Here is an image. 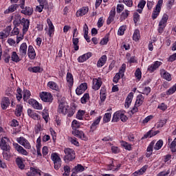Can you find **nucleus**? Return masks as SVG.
I'll use <instances>...</instances> for the list:
<instances>
[{
	"label": "nucleus",
	"mask_w": 176,
	"mask_h": 176,
	"mask_svg": "<svg viewBox=\"0 0 176 176\" xmlns=\"http://www.w3.org/2000/svg\"><path fill=\"white\" fill-rule=\"evenodd\" d=\"M146 170H148V165H145L142 168H140L139 170L135 171L133 173V175L134 176L142 175L144 174V173H145V171H146Z\"/></svg>",
	"instance_id": "obj_41"
},
{
	"label": "nucleus",
	"mask_w": 176,
	"mask_h": 176,
	"mask_svg": "<svg viewBox=\"0 0 176 176\" xmlns=\"http://www.w3.org/2000/svg\"><path fill=\"white\" fill-rule=\"evenodd\" d=\"M28 70L29 72H33V74H37L38 72H42V71H43L39 66L30 67Z\"/></svg>",
	"instance_id": "obj_39"
},
{
	"label": "nucleus",
	"mask_w": 176,
	"mask_h": 176,
	"mask_svg": "<svg viewBox=\"0 0 176 176\" xmlns=\"http://www.w3.org/2000/svg\"><path fill=\"white\" fill-rule=\"evenodd\" d=\"M156 141L153 140L152 141L148 146L146 148V157H151L152 156V153L153 152V149H155V144Z\"/></svg>",
	"instance_id": "obj_18"
},
{
	"label": "nucleus",
	"mask_w": 176,
	"mask_h": 176,
	"mask_svg": "<svg viewBox=\"0 0 176 176\" xmlns=\"http://www.w3.org/2000/svg\"><path fill=\"white\" fill-rule=\"evenodd\" d=\"M82 171H85V167H83V166H82L81 164H78L73 169V173L71 176H74V174H76V173H82Z\"/></svg>",
	"instance_id": "obj_38"
},
{
	"label": "nucleus",
	"mask_w": 176,
	"mask_h": 176,
	"mask_svg": "<svg viewBox=\"0 0 176 176\" xmlns=\"http://www.w3.org/2000/svg\"><path fill=\"white\" fill-rule=\"evenodd\" d=\"M101 119H102V117L101 116L96 118V119L91 124L90 131H95L98 124H100V122H101Z\"/></svg>",
	"instance_id": "obj_24"
},
{
	"label": "nucleus",
	"mask_w": 176,
	"mask_h": 176,
	"mask_svg": "<svg viewBox=\"0 0 176 176\" xmlns=\"http://www.w3.org/2000/svg\"><path fill=\"white\" fill-rule=\"evenodd\" d=\"M129 14H130V11H129V10H124L121 14L120 19L126 20V19L129 17Z\"/></svg>",
	"instance_id": "obj_51"
},
{
	"label": "nucleus",
	"mask_w": 176,
	"mask_h": 176,
	"mask_svg": "<svg viewBox=\"0 0 176 176\" xmlns=\"http://www.w3.org/2000/svg\"><path fill=\"white\" fill-rule=\"evenodd\" d=\"M30 173L32 175H36V176L43 175V173H42V171H41V170L36 169L35 168H31Z\"/></svg>",
	"instance_id": "obj_45"
},
{
	"label": "nucleus",
	"mask_w": 176,
	"mask_h": 176,
	"mask_svg": "<svg viewBox=\"0 0 176 176\" xmlns=\"http://www.w3.org/2000/svg\"><path fill=\"white\" fill-rule=\"evenodd\" d=\"M162 6H163V0H158L155 8H154L152 13L153 20H156L159 15L160 14V11L162 10Z\"/></svg>",
	"instance_id": "obj_5"
},
{
	"label": "nucleus",
	"mask_w": 176,
	"mask_h": 176,
	"mask_svg": "<svg viewBox=\"0 0 176 176\" xmlns=\"http://www.w3.org/2000/svg\"><path fill=\"white\" fill-rule=\"evenodd\" d=\"M133 98H134V93L133 92L129 93L125 100V104H124L125 108H129L130 105H131V102L133 101Z\"/></svg>",
	"instance_id": "obj_26"
},
{
	"label": "nucleus",
	"mask_w": 176,
	"mask_h": 176,
	"mask_svg": "<svg viewBox=\"0 0 176 176\" xmlns=\"http://www.w3.org/2000/svg\"><path fill=\"white\" fill-rule=\"evenodd\" d=\"M85 113H86L85 111L79 110L76 114V119H78V120H83V116Z\"/></svg>",
	"instance_id": "obj_52"
},
{
	"label": "nucleus",
	"mask_w": 176,
	"mask_h": 176,
	"mask_svg": "<svg viewBox=\"0 0 176 176\" xmlns=\"http://www.w3.org/2000/svg\"><path fill=\"white\" fill-rule=\"evenodd\" d=\"M121 146L124 148L126 151H131V144H129L127 142L121 141L120 142Z\"/></svg>",
	"instance_id": "obj_49"
},
{
	"label": "nucleus",
	"mask_w": 176,
	"mask_h": 176,
	"mask_svg": "<svg viewBox=\"0 0 176 176\" xmlns=\"http://www.w3.org/2000/svg\"><path fill=\"white\" fill-rule=\"evenodd\" d=\"M89 13V8L88 7H82L77 10L76 16L77 17H82L85 16V14H87Z\"/></svg>",
	"instance_id": "obj_22"
},
{
	"label": "nucleus",
	"mask_w": 176,
	"mask_h": 176,
	"mask_svg": "<svg viewBox=\"0 0 176 176\" xmlns=\"http://www.w3.org/2000/svg\"><path fill=\"white\" fill-rule=\"evenodd\" d=\"M162 146H163V141L162 140H160L156 143H155L154 150L159 151L160 149H162Z\"/></svg>",
	"instance_id": "obj_50"
},
{
	"label": "nucleus",
	"mask_w": 176,
	"mask_h": 176,
	"mask_svg": "<svg viewBox=\"0 0 176 176\" xmlns=\"http://www.w3.org/2000/svg\"><path fill=\"white\" fill-rule=\"evenodd\" d=\"M167 20H168V15L164 14L159 23L158 32L162 34L164 31V28L167 25Z\"/></svg>",
	"instance_id": "obj_8"
},
{
	"label": "nucleus",
	"mask_w": 176,
	"mask_h": 176,
	"mask_svg": "<svg viewBox=\"0 0 176 176\" xmlns=\"http://www.w3.org/2000/svg\"><path fill=\"white\" fill-rule=\"evenodd\" d=\"M58 112L62 115H67L69 118L74 116L75 113V109L69 107L68 103L65 101V97L60 98L59 100Z\"/></svg>",
	"instance_id": "obj_1"
},
{
	"label": "nucleus",
	"mask_w": 176,
	"mask_h": 176,
	"mask_svg": "<svg viewBox=\"0 0 176 176\" xmlns=\"http://www.w3.org/2000/svg\"><path fill=\"white\" fill-rule=\"evenodd\" d=\"M31 97V91H30L28 89H24L23 91V101H30V98Z\"/></svg>",
	"instance_id": "obj_36"
},
{
	"label": "nucleus",
	"mask_w": 176,
	"mask_h": 176,
	"mask_svg": "<svg viewBox=\"0 0 176 176\" xmlns=\"http://www.w3.org/2000/svg\"><path fill=\"white\" fill-rule=\"evenodd\" d=\"M124 31H126V25L120 26L118 31V35H124Z\"/></svg>",
	"instance_id": "obj_64"
},
{
	"label": "nucleus",
	"mask_w": 176,
	"mask_h": 176,
	"mask_svg": "<svg viewBox=\"0 0 176 176\" xmlns=\"http://www.w3.org/2000/svg\"><path fill=\"white\" fill-rule=\"evenodd\" d=\"M28 52V46L27 45V43H23L19 47V56L21 57H25Z\"/></svg>",
	"instance_id": "obj_14"
},
{
	"label": "nucleus",
	"mask_w": 176,
	"mask_h": 176,
	"mask_svg": "<svg viewBox=\"0 0 176 176\" xmlns=\"http://www.w3.org/2000/svg\"><path fill=\"white\" fill-rule=\"evenodd\" d=\"M47 87L50 89H52V90H56V91H58V90H60V87H58V85H57L56 82H54V81L48 82Z\"/></svg>",
	"instance_id": "obj_35"
},
{
	"label": "nucleus",
	"mask_w": 176,
	"mask_h": 176,
	"mask_svg": "<svg viewBox=\"0 0 176 176\" xmlns=\"http://www.w3.org/2000/svg\"><path fill=\"white\" fill-rule=\"evenodd\" d=\"M145 5H146V1L145 0H141L139 2L138 5V8H139L138 10V13H142V10L145 8Z\"/></svg>",
	"instance_id": "obj_44"
},
{
	"label": "nucleus",
	"mask_w": 176,
	"mask_h": 176,
	"mask_svg": "<svg viewBox=\"0 0 176 176\" xmlns=\"http://www.w3.org/2000/svg\"><path fill=\"white\" fill-rule=\"evenodd\" d=\"M22 93H23V91L21 90V89L17 88L16 97V100L18 101H20L21 100V98H23Z\"/></svg>",
	"instance_id": "obj_56"
},
{
	"label": "nucleus",
	"mask_w": 176,
	"mask_h": 176,
	"mask_svg": "<svg viewBox=\"0 0 176 176\" xmlns=\"http://www.w3.org/2000/svg\"><path fill=\"white\" fill-rule=\"evenodd\" d=\"M111 114L110 113H106L103 117V120L104 123H108V122L111 121Z\"/></svg>",
	"instance_id": "obj_63"
},
{
	"label": "nucleus",
	"mask_w": 176,
	"mask_h": 176,
	"mask_svg": "<svg viewBox=\"0 0 176 176\" xmlns=\"http://www.w3.org/2000/svg\"><path fill=\"white\" fill-rule=\"evenodd\" d=\"M101 85H102V81L101 80V78L93 79L92 89L94 90L95 91L100 90V87H101Z\"/></svg>",
	"instance_id": "obj_16"
},
{
	"label": "nucleus",
	"mask_w": 176,
	"mask_h": 176,
	"mask_svg": "<svg viewBox=\"0 0 176 176\" xmlns=\"http://www.w3.org/2000/svg\"><path fill=\"white\" fill-rule=\"evenodd\" d=\"M21 24L23 25V32H27V31H28V28H30V20L23 18L21 19Z\"/></svg>",
	"instance_id": "obj_27"
},
{
	"label": "nucleus",
	"mask_w": 176,
	"mask_h": 176,
	"mask_svg": "<svg viewBox=\"0 0 176 176\" xmlns=\"http://www.w3.org/2000/svg\"><path fill=\"white\" fill-rule=\"evenodd\" d=\"M47 24H48L49 32L48 35L50 37L53 36V34L54 33V25H53V23L50 20V19H47Z\"/></svg>",
	"instance_id": "obj_30"
},
{
	"label": "nucleus",
	"mask_w": 176,
	"mask_h": 176,
	"mask_svg": "<svg viewBox=\"0 0 176 176\" xmlns=\"http://www.w3.org/2000/svg\"><path fill=\"white\" fill-rule=\"evenodd\" d=\"M39 96L44 102H52L53 101V96L49 92H42Z\"/></svg>",
	"instance_id": "obj_10"
},
{
	"label": "nucleus",
	"mask_w": 176,
	"mask_h": 176,
	"mask_svg": "<svg viewBox=\"0 0 176 176\" xmlns=\"http://www.w3.org/2000/svg\"><path fill=\"white\" fill-rule=\"evenodd\" d=\"M120 168V164L117 165L115 162H112L111 164L107 166V170H112V171H116Z\"/></svg>",
	"instance_id": "obj_40"
},
{
	"label": "nucleus",
	"mask_w": 176,
	"mask_h": 176,
	"mask_svg": "<svg viewBox=\"0 0 176 176\" xmlns=\"http://www.w3.org/2000/svg\"><path fill=\"white\" fill-rule=\"evenodd\" d=\"M169 148L171 152H176V138L173 140V141L170 143Z\"/></svg>",
	"instance_id": "obj_57"
},
{
	"label": "nucleus",
	"mask_w": 176,
	"mask_h": 176,
	"mask_svg": "<svg viewBox=\"0 0 176 176\" xmlns=\"http://www.w3.org/2000/svg\"><path fill=\"white\" fill-rule=\"evenodd\" d=\"M125 71H126V64L124 63L122 65L118 73H117L116 76L113 77V82L114 83H118V82H119V79L124 76Z\"/></svg>",
	"instance_id": "obj_7"
},
{
	"label": "nucleus",
	"mask_w": 176,
	"mask_h": 176,
	"mask_svg": "<svg viewBox=\"0 0 176 176\" xmlns=\"http://www.w3.org/2000/svg\"><path fill=\"white\" fill-rule=\"evenodd\" d=\"M91 56H93L91 52H87L82 56H80L77 60L79 63H85V61H87V60L91 57Z\"/></svg>",
	"instance_id": "obj_23"
},
{
	"label": "nucleus",
	"mask_w": 176,
	"mask_h": 176,
	"mask_svg": "<svg viewBox=\"0 0 176 176\" xmlns=\"http://www.w3.org/2000/svg\"><path fill=\"white\" fill-rule=\"evenodd\" d=\"M27 112L28 116L30 118H32V119H34V120H38V119H41V116H39V114H38V113L35 110L28 109Z\"/></svg>",
	"instance_id": "obj_19"
},
{
	"label": "nucleus",
	"mask_w": 176,
	"mask_h": 176,
	"mask_svg": "<svg viewBox=\"0 0 176 176\" xmlns=\"http://www.w3.org/2000/svg\"><path fill=\"white\" fill-rule=\"evenodd\" d=\"M153 119V116L151 115L147 117H146L142 122V124L143 126H145L150 120H152Z\"/></svg>",
	"instance_id": "obj_60"
},
{
	"label": "nucleus",
	"mask_w": 176,
	"mask_h": 176,
	"mask_svg": "<svg viewBox=\"0 0 176 176\" xmlns=\"http://www.w3.org/2000/svg\"><path fill=\"white\" fill-rule=\"evenodd\" d=\"M51 160L54 163V167L55 170H59V168L61 167V157H60V155L57 153H52L51 154Z\"/></svg>",
	"instance_id": "obj_3"
},
{
	"label": "nucleus",
	"mask_w": 176,
	"mask_h": 176,
	"mask_svg": "<svg viewBox=\"0 0 176 176\" xmlns=\"http://www.w3.org/2000/svg\"><path fill=\"white\" fill-rule=\"evenodd\" d=\"M28 56L30 60H35V57H36V52L32 45H29L28 47Z\"/></svg>",
	"instance_id": "obj_17"
},
{
	"label": "nucleus",
	"mask_w": 176,
	"mask_h": 176,
	"mask_svg": "<svg viewBox=\"0 0 176 176\" xmlns=\"http://www.w3.org/2000/svg\"><path fill=\"white\" fill-rule=\"evenodd\" d=\"M87 90V83L83 82L81 83L76 89V94L77 96H81Z\"/></svg>",
	"instance_id": "obj_13"
},
{
	"label": "nucleus",
	"mask_w": 176,
	"mask_h": 176,
	"mask_svg": "<svg viewBox=\"0 0 176 176\" xmlns=\"http://www.w3.org/2000/svg\"><path fill=\"white\" fill-rule=\"evenodd\" d=\"M0 148L2 151H10V146L8 143H0Z\"/></svg>",
	"instance_id": "obj_58"
},
{
	"label": "nucleus",
	"mask_w": 176,
	"mask_h": 176,
	"mask_svg": "<svg viewBox=\"0 0 176 176\" xmlns=\"http://www.w3.org/2000/svg\"><path fill=\"white\" fill-rule=\"evenodd\" d=\"M72 133L74 137H77L78 138H80V140H82L83 141H87L88 138L87 136L83 133L82 131H79L78 129H74L72 131Z\"/></svg>",
	"instance_id": "obj_12"
},
{
	"label": "nucleus",
	"mask_w": 176,
	"mask_h": 176,
	"mask_svg": "<svg viewBox=\"0 0 176 176\" xmlns=\"http://www.w3.org/2000/svg\"><path fill=\"white\" fill-rule=\"evenodd\" d=\"M144 100H145V98H144V96H142V94H139L136 97V101L135 103L136 107H141L142 104H144Z\"/></svg>",
	"instance_id": "obj_33"
},
{
	"label": "nucleus",
	"mask_w": 176,
	"mask_h": 176,
	"mask_svg": "<svg viewBox=\"0 0 176 176\" xmlns=\"http://www.w3.org/2000/svg\"><path fill=\"white\" fill-rule=\"evenodd\" d=\"M12 145L18 153H20V155H23V156H28V151H27V150H25V148H24L22 146L18 143H13Z\"/></svg>",
	"instance_id": "obj_11"
},
{
	"label": "nucleus",
	"mask_w": 176,
	"mask_h": 176,
	"mask_svg": "<svg viewBox=\"0 0 176 176\" xmlns=\"http://www.w3.org/2000/svg\"><path fill=\"white\" fill-rule=\"evenodd\" d=\"M3 159H5V160H10V157H12L10 150L3 151Z\"/></svg>",
	"instance_id": "obj_48"
},
{
	"label": "nucleus",
	"mask_w": 176,
	"mask_h": 176,
	"mask_svg": "<svg viewBox=\"0 0 176 176\" xmlns=\"http://www.w3.org/2000/svg\"><path fill=\"white\" fill-rule=\"evenodd\" d=\"M28 103L30 104V105H32L34 109H38V111L43 109V107H42V104L39 103L38 101L34 99L29 100Z\"/></svg>",
	"instance_id": "obj_15"
},
{
	"label": "nucleus",
	"mask_w": 176,
	"mask_h": 176,
	"mask_svg": "<svg viewBox=\"0 0 176 176\" xmlns=\"http://www.w3.org/2000/svg\"><path fill=\"white\" fill-rule=\"evenodd\" d=\"M107 100V94H105V89H100V100L104 102Z\"/></svg>",
	"instance_id": "obj_61"
},
{
	"label": "nucleus",
	"mask_w": 176,
	"mask_h": 176,
	"mask_svg": "<svg viewBox=\"0 0 176 176\" xmlns=\"http://www.w3.org/2000/svg\"><path fill=\"white\" fill-rule=\"evenodd\" d=\"M72 127L73 130H76V129H79V127H80V122H79L76 120H73L72 122Z\"/></svg>",
	"instance_id": "obj_54"
},
{
	"label": "nucleus",
	"mask_w": 176,
	"mask_h": 176,
	"mask_svg": "<svg viewBox=\"0 0 176 176\" xmlns=\"http://www.w3.org/2000/svg\"><path fill=\"white\" fill-rule=\"evenodd\" d=\"M105 63H107V55H103L98 60V63H97L98 68H101L104 67V65H105Z\"/></svg>",
	"instance_id": "obj_31"
},
{
	"label": "nucleus",
	"mask_w": 176,
	"mask_h": 176,
	"mask_svg": "<svg viewBox=\"0 0 176 176\" xmlns=\"http://www.w3.org/2000/svg\"><path fill=\"white\" fill-rule=\"evenodd\" d=\"M162 63L160 61H155L153 64L151 65L148 67V72H155L160 65H162Z\"/></svg>",
	"instance_id": "obj_21"
},
{
	"label": "nucleus",
	"mask_w": 176,
	"mask_h": 176,
	"mask_svg": "<svg viewBox=\"0 0 176 176\" xmlns=\"http://www.w3.org/2000/svg\"><path fill=\"white\" fill-rule=\"evenodd\" d=\"M90 100V96L89 94H85L81 98V103L86 104Z\"/></svg>",
	"instance_id": "obj_53"
},
{
	"label": "nucleus",
	"mask_w": 176,
	"mask_h": 176,
	"mask_svg": "<svg viewBox=\"0 0 176 176\" xmlns=\"http://www.w3.org/2000/svg\"><path fill=\"white\" fill-rule=\"evenodd\" d=\"M116 15V10L115 8H112L109 12V16L107 21V24L109 25L112 21L115 20V16Z\"/></svg>",
	"instance_id": "obj_25"
},
{
	"label": "nucleus",
	"mask_w": 176,
	"mask_h": 176,
	"mask_svg": "<svg viewBox=\"0 0 176 176\" xmlns=\"http://www.w3.org/2000/svg\"><path fill=\"white\" fill-rule=\"evenodd\" d=\"M65 152V162H72L75 159V151L70 148H67L64 149Z\"/></svg>",
	"instance_id": "obj_4"
},
{
	"label": "nucleus",
	"mask_w": 176,
	"mask_h": 176,
	"mask_svg": "<svg viewBox=\"0 0 176 176\" xmlns=\"http://www.w3.org/2000/svg\"><path fill=\"white\" fill-rule=\"evenodd\" d=\"M16 142L23 146L25 149H31V143L24 137L17 138Z\"/></svg>",
	"instance_id": "obj_9"
},
{
	"label": "nucleus",
	"mask_w": 176,
	"mask_h": 176,
	"mask_svg": "<svg viewBox=\"0 0 176 176\" xmlns=\"http://www.w3.org/2000/svg\"><path fill=\"white\" fill-rule=\"evenodd\" d=\"M72 41H73V45H74V50L76 51L79 50V46L78 45V43H79V38L73 37Z\"/></svg>",
	"instance_id": "obj_59"
},
{
	"label": "nucleus",
	"mask_w": 176,
	"mask_h": 176,
	"mask_svg": "<svg viewBox=\"0 0 176 176\" xmlns=\"http://www.w3.org/2000/svg\"><path fill=\"white\" fill-rule=\"evenodd\" d=\"M20 8L22 9L21 13L23 14H25V16H31L32 14V12H34V10L31 7H25V0H20Z\"/></svg>",
	"instance_id": "obj_6"
},
{
	"label": "nucleus",
	"mask_w": 176,
	"mask_h": 176,
	"mask_svg": "<svg viewBox=\"0 0 176 176\" xmlns=\"http://www.w3.org/2000/svg\"><path fill=\"white\" fill-rule=\"evenodd\" d=\"M42 116L46 123L49 122V113L46 110H43L42 112Z\"/></svg>",
	"instance_id": "obj_62"
},
{
	"label": "nucleus",
	"mask_w": 176,
	"mask_h": 176,
	"mask_svg": "<svg viewBox=\"0 0 176 176\" xmlns=\"http://www.w3.org/2000/svg\"><path fill=\"white\" fill-rule=\"evenodd\" d=\"M159 133H160V131H149L144 135V137L142 138V140L145 138H152V137H155V135H157V134H159Z\"/></svg>",
	"instance_id": "obj_34"
},
{
	"label": "nucleus",
	"mask_w": 176,
	"mask_h": 176,
	"mask_svg": "<svg viewBox=\"0 0 176 176\" xmlns=\"http://www.w3.org/2000/svg\"><path fill=\"white\" fill-rule=\"evenodd\" d=\"M13 24L14 27H19L21 24V16L19 14L15 16V18L13 21Z\"/></svg>",
	"instance_id": "obj_43"
},
{
	"label": "nucleus",
	"mask_w": 176,
	"mask_h": 176,
	"mask_svg": "<svg viewBox=\"0 0 176 176\" xmlns=\"http://www.w3.org/2000/svg\"><path fill=\"white\" fill-rule=\"evenodd\" d=\"M140 38H141V36L140 35V30H135L133 34V41H135V42H138V41H140Z\"/></svg>",
	"instance_id": "obj_47"
},
{
	"label": "nucleus",
	"mask_w": 176,
	"mask_h": 176,
	"mask_svg": "<svg viewBox=\"0 0 176 176\" xmlns=\"http://www.w3.org/2000/svg\"><path fill=\"white\" fill-rule=\"evenodd\" d=\"M19 8V5L17 4H13L8 7V9H6L4 11V14H9L10 13H13V12H16L17 9Z\"/></svg>",
	"instance_id": "obj_29"
},
{
	"label": "nucleus",
	"mask_w": 176,
	"mask_h": 176,
	"mask_svg": "<svg viewBox=\"0 0 176 176\" xmlns=\"http://www.w3.org/2000/svg\"><path fill=\"white\" fill-rule=\"evenodd\" d=\"M11 60L14 61V63H19L20 61V57L17 54V52H12L11 55Z\"/></svg>",
	"instance_id": "obj_46"
},
{
	"label": "nucleus",
	"mask_w": 176,
	"mask_h": 176,
	"mask_svg": "<svg viewBox=\"0 0 176 176\" xmlns=\"http://www.w3.org/2000/svg\"><path fill=\"white\" fill-rule=\"evenodd\" d=\"M66 80L67 82L68 87H72V86H74V76H72V74L68 72L67 74Z\"/></svg>",
	"instance_id": "obj_32"
},
{
	"label": "nucleus",
	"mask_w": 176,
	"mask_h": 176,
	"mask_svg": "<svg viewBox=\"0 0 176 176\" xmlns=\"http://www.w3.org/2000/svg\"><path fill=\"white\" fill-rule=\"evenodd\" d=\"M128 119L129 118L126 116V111H118L114 113L111 122L113 123H116L119 122V120H122V122H127Z\"/></svg>",
	"instance_id": "obj_2"
},
{
	"label": "nucleus",
	"mask_w": 176,
	"mask_h": 176,
	"mask_svg": "<svg viewBox=\"0 0 176 176\" xmlns=\"http://www.w3.org/2000/svg\"><path fill=\"white\" fill-rule=\"evenodd\" d=\"M166 123H167V119L159 120V122L157 123V129H162V127H163Z\"/></svg>",
	"instance_id": "obj_55"
},
{
	"label": "nucleus",
	"mask_w": 176,
	"mask_h": 176,
	"mask_svg": "<svg viewBox=\"0 0 176 176\" xmlns=\"http://www.w3.org/2000/svg\"><path fill=\"white\" fill-rule=\"evenodd\" d=\"M160 74H161L162 78H163L166 80H168V82L171 81L172 80L171 74L167 72L164 69H162L160 70Z\"/></svg>",
	"instance_id": "obj_28"
},
{
	"label": "nucleus",
	"mask_w": 176,
	"mask_h": 176,
	"mask_svg": "<svg viewBox=\"0 0 176 176\" xmlns=\"http://www.w3.org/2000/svg\"><path fill=\"white\" fill-rule=\"evenodd\" d=\"M22 113H23V104H17L15 109L16 116H21Z\"/></svg>",
	"instance_id": "obj_42"
},
{
	"label": "nucleus",
	"mask_w": 176,
	"mask_h": 176,
	"mask_svg": "<svg viewBox=\"0 0 176 176\" xmlns=\"http://www.w3.org/2000/svg\"><path fill=\"white\" fill-rule=\"evenodd\" d=\"M10 105V100L8 97H3L1 101V107L2 109H8V107Z\"/></svg>",
	"instance_id": "obj_20"
},
{
	"label": "nucleus",
	"mask_w": 176,
	"mask_h": 176,
	"mask_svg": "<svg viewBox=\"0 0 176 176\" xmlns=\"http://www.w3.org/2000/svg\"><path fill=\"white\" fill-rule=\"evenodd\" d=\"M15 162L19 168H21V170H24L25 165H24V162H23V158L21 157H18Z\"/></svg>",
	"instance_id": "obj_37"
}]
</instances>
